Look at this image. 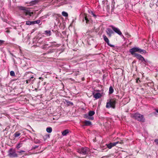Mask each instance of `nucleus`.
Here are the masks:
<instances>
[{"mask_svg":"<svg viewBox=\"0 0 158 158\" xmlns=\"http://www.w3.org/2000/svg\"><path fill=\"white\" fill-rule=\"evenodd\" d=\"M118 143V142H116L110 143L112 145V147L115 146Z\"/></svg>","mask_w":158,"mask_h":158,"instance_id":"30","label":"nucleus"},{"mask_svg":"<svg viewBox=\"0 0 158 158\" xmlns=\"http://www.w3.org/2000/svg\"><path fill=\"white\" fill-rule=\"evenodd\" d=\"M106 147L108 148L109 149H111L113 147L110 143L109 144H106Z\"/></svg>","mask_w":158,"mask_h":158,"instance_id":"25","label":"nucleus"},{"mask_svg":"<svg viewBox=\"0 0 158 158\" xmlns=\"http://www.w3.org/2000/svg\"><path fill=\"white\" fill-rule=\"evenodd\" d=\"M37 43L38 44V45L43 44V45L41 47V48L42 49H44L45 46H47L48 45V44H45V40L41 38L37 40Z\"/></svg>","mask_w":158,"mask_h":158,"instance_id":"8","label":"nucleus"},{"mask_svg":"<svg viewBox=\"0 0 158 158\" xmlns=\"http://www.w3.org/2000/svg\"><path fill=\"white\" fill-rule=\"evenodd\" d=\"M13 60H15V59H13Z\"/></svg>","mask_w":158,"mask_h":158,"instance_id":"48","label":"nucleus"},{"mask_svg":"<svg viewBox=\"0 0 158 158\" xmlns=\"http://www.w3.org/2000/svg\"><path fill=\"white\" fill-rule=\"evenodd\" d=\"M139 78H137V79H136V82H138V81L139 80Z\"/></svg>","mask_w":158,"mask_h":158,"instance_id":"42","label":"nucleus"},{"mask_svg":"<svg viewBox=\"0 0 158 158\" xmlns=\"http://www.w3.org/2000/svg\"><path fill=\"white\" fill-rule=\"evenodd\" d=\"M62 15L64 16L65 17H67L68 16V14L65 11H63L62 12Z\"/></svg>","mask_w":158,"mask_h":158,"instance_id":"21","label":"nucleus"},{"mask_svg":"<svg viewBox=\"0 0 158 158\" xmlns=\"http://www.w3.org/2000/svg\"><path fill=\"white\" fill-rule=\"evenodd\" d=\"M33 78H34L33 77H31L29 78L27 80H29V81L30 82L31 81V83H33V80H32V81H31V79H33Z\"/></svg>","mask_w":158,"mask_h":158,"instance_id":"29","label":"nucleus"},{"mask_svg":"<svg viewBox=\"0 0 158 158\" xmlns=\"http://www.w3.org/2000/svg\"><path fill=\"white\" fill-rule=\"evenodd\" d=\"M95 114V112L94 111H89L88 114H85L84 117L85 118H87L88 119L93 120L94 118L92 116Z\"/></svg>","mask_w":158,"mask_h":158,"instance_id":"5","label":"nucleus"},{"mask_svg":"<svg viewBox=\"0 0 158 158\" xmlns=\"http://www.w3.org/2000/svg\"><path fill=\"white\" fill-rule=\"evenodd\" d=\"M68 132V130H65L62 132V135L63 136L66 135Z\"/></svg>","mask_w":158,"mask_h":158,"instance_id":"19","label":"nucleus"},{"mask_svg":"<svg viewBox=\"0 0 158 158\" xmlns=\"http://www.w3.org/2000/svg\"><path fill=\"white\" fill-rule=\"evenodd\" d=\"M157 72H158V69L157 70Z\"/></svg>","mask_w":158,"mask_h":158,"instance_id":"49","label":"nucleus"},{"mask_svg":"<svg viewBox=\"0 0 158 158\" xmlns=\"http://www.w3.org/2000/svg\"><path fill=\"white\" fill-rule=\"evenodd\" d=\"M6 32L7 33H10V31L8 30H7L6 31Z\"/></svg>","mask_w":158,"mask_h":158,"instance_id":"45","label":"nucleus"},{"mask_svg":"<svg viewBox=\"0 0 158 158\" xmlns=\"http://www.w3.org/2000/svg\"><path fill=\"white\" fill-rule=\"evenodd\" d=\"M102 37L103 38V40L104 41L107 43V44L110 47H114V45L110 44L109 43V41L107 37L105 35H102Z\"/></svg>","mask_w":158,"mask_h":158,"instance_id":"10","label":"nucleus"},{"mask_svg":"<svg viewBox=\"0 0 158 158\" xmlns=\"http://www.w3.org/2000/svg\"><path fill=\"white\" fill-rule=\"evenodd\" d=\"M5 41L2 40H0V46L2 45L4 42Z\"/></svg>","mask_w":158,"mask_h":158,"instance_id":"36","label":"nucleus"},{"mask_svg":"<svg viewBox=\"0 0 158 158\" xmlns=\"http://www.w3.org/2000/svg\"><path fill=\"white\" fill-rule=\"evenodd\" d=\"M21 133L18 132H16L14 134V136L15 137H17L20 136Z\"/></svg>","mask_w":158,"mask_h":158,"instance_id":"20","label":"nucleus"},{"mask_svg":"<svg viewBox=\"0 0 158 158\" xmlns=\"http://www.w3.org/2000/svg\"><path fill=\"white\" fill-rule=\"evenodd\" d=\"M85 20L86 23H88L89 21L88 18H87L86 16H85L84 18L82 19V21H84Z\"/></svg>","mask_w":158,"mask_h":158,"instance_id":"22","label":"nucleus"},{"mask_svg":"<svg viewBox=\"0 0 158 158\" xmlns=\"http://www.w3.org/2000/svg\"><path fill=\"white\" fill-rule=\"evenodd\" d=\"M45 32L46 35H48L49 36L51 35V31L50 30H47L45 31Z\"/></svg>","mask_w":158,"mask_h":158,"instance_id":"24","label":"nucleus"},{"mask_svg":"<svg viewBox=\"0 0 158 158\" xmlns=\"http://www.w3.org/2000/svg\"><path fill=\"white\" fill-rule=\"evenodd\" d=\"M154 141L156 143V144L158 146V139H155L154 140Z\"/></svg>","mask_w":158,"mask_h":158,"instance_id":"34","label":"nucleus"},{"mask_svg":"<svg viewBox=\"0 0 158 158\" xmlns=\"http://www.w3.org/2000/svg\"><path fill=\"white\" fill-rule=\"evenodd\" d=\"M47 17L45 16H43V17H41V18H45V17Z\"/></svg>","mask_w":158,"mask_h":158,"instance_id":"44","label":"nucleus"},{"mask_svg":"<svg viewBox=\"0 0 158 158\" xmlns=\"http://www.w3.org/2000/svg\"><path fill=\"white\" fill-rule=\"evenodd\" d=\"M30 82L29 81V80H28L27 79L26 80V83L28 84V83H29Z\"/></svg>","mask_w":158,"mask_h":158,"instance_id":"41","label":"nucleus"},{"mask_svg":"<svg viewBox=\"0 0 158 158\" xmlns=\"http://www.w3.org/2000/svg\"><path fill=\"white\" fill-rule=\"evenodd\" d=\"M26 24L28 25H34V23L33 21H26Z\"/></svg>","mask_w":158,"mask_h":158,"instance_id":"16","label":"nucleus"},{"mask_svg":"<svg viewBox=\"0 0 158 158\" xmlns=\"http://www.w3.org/2000/svg\"><path fill=\"white\" fill-rule=\"evenodd\" d=\"M7 128H6L4 130V131H7Z\"/></svg>","mask_w":158,"mask_h":158,"instance_id":"47","label":"nucleus"},{"mask_svg":"<svg viewBox=\"0 0 158 158\" xmlns=\"http://www.w3.org/2000/svg\"><path fill=\"white\" fill-rule=\"evenodd\" d=\"M94 94V97L96 99H98L99 98H101L102 96V94L100 93H96L95 94Z\"/></svg>","mask_w":158,"mask_h":158,"instance_id":"13","label":"nucleus"},{"mask_svg":"<svg viewBox=\"0 0 158 158\" xmlns=\"http://www.w3.org/2000/svg\"><path fill=\"white\" fill-rule=\"evenodd\" d=\"M19 9L21 11V12L24 15L26 16L29 15L31 16V13L29 10H27L25 7L20 6L19 8Z\"/></svg>","mask_w":158,"mask_h":158,"instance_id":"6","label":"nucleus"},{"mask_svg":"<svg viewBox=\"0 0 158 158\" xmlns=\"http://www.w3.org/2000/svg\"><path fill=\"white\" fill-rule=\"evenodd\" d=\"M75 75L76 76H77L78 75H79V71H76L75 72Z\"/></svg>","mask_w":158,"mask_h":158,"instance_id":"37","label":"nucleus"},{"mask_svg":"<svg viewBox=\"0 0 158 158\" xmlns=\"http://www.w3.org/2000/svg\"><path fill=\"white\" fill-rule=\"evenodd\" d=\"M47 131L49 133H50L52 132V128L50 127H49L46 128Z\"/></svg>","mask_w":158,"mask_h":158,"instance_id":"18","label":"nucleus"},{"mask_svg":"<svg viewBox=\"0 0 158 158\" xmlns=\"http://www.w3.org/2000/svg\"><path fill=\"white\" fill-rule=\"evenodd\" d=\"M34 23V24H39L40 22V20H38L36 21H33Z\"/></svg>","mask_w":158,"mask_h":158,"instance_id":"28","label":"nucleus"},{"mask_svg":"<svg viewBox=\"0 0 158 158\" xmlns=\"http://www.w3.org/2000/svg\"><path fill=\"white\" fill-rule=\"evenodd\" d=\"M21 147V144L20 143L18 144L16 147L18 149H19Z\"/></svg>","mask_w":158,"mask_h":158,"instance_id":"35","label":"nucleus"},{"mask_svg":"<svg viewBox=\"0 0 158 158\" xmlns=\"http://www.w3.org/2000/svg\"><path fill=\"white\" fill-rule=\"evenodd\" d=\"M106 32L108 37H111L112 34L114 33V31L110 28H107L106 29Z\"/></svg>","mask_w":158,"mask_h":158,"instance_id":"11","label":"nucleus"},{"mask_svg":"<svg viewBox=\"0 0 158 158\" xmlns=\"http://www.w3.org/2000/svg\"><path fill=\"white\" fill-rule=\"evenodd\" d=\"M77 151L80 154L85 155L88 154L89 150L88 148L86 147H81L78 149Z\"/></svg>","mask_w":158,"mask_h":158,"instance_id":"4","label":"nucleus"},{"mask_svg":"<svg viewBox=\"0 0 158 158\" xmlns=\"http://www.w3.org/2000/svg\"><path fill=\"white\" fill-rule=\"evenodd\" d=\"M110 27L112 28L114 32L118 34L119 35L121 36H123V37H124L122 32L118 28L116 27L113 25H110Z\"/></svg>","mask_w":158,"mask_h":158,"instance_id":"9","label":"nucleus"},{"mask_svg":"<svg viewBox=\"0 0 158 158\" xmlns=\"http://www.w3.org/2000/svg\"><path fill=\"white\" fill-rule=\"evenodd\" d=\"M9 52L10 53V55H11L12 56H14L15 57H16V56L15 55H14L10 51H9Z\"/></svg>","mask_w":158,"mask_h":158,"instance_id":"38","label":"nucleus"},{"mask_svg":"<svg viewBox=\"0 0 158 158\" xmlns=\"http://www.w3.org/2000/svg\"><path fill=\"white\" fill-rule=\"evenodd\" d=\"M17 152L19 153H21L22 152H25V151H23V150H21L19 151H18Z\"/></svg>","mask_w":158,"mask_h":158,"instance_id":"40","label":"nucleus"},{"mask_svg":"<svg viewBox=\"0 0 158 158\" xmlns=\"http://www.w3.org/2000/svg\"><path fill=\"white\" fill-rule=\"evenodd\" d=\"M8 156L10 157H17L18 154L16 153L15 151L13 148H10L8 152Z\"/></svg>","mask_w":158,"mask_h":158,"instance_id":"7","label":"nucleus"},{"mask_svg":"<svg viewBox=\"0 0 158 158\" xmlns=\"http://www.w3.org/2000/svg\"><path fill=\"white\" fill-rule=\"evenodd\" d=\"M39 147V146L36 145L34 146H33L32 148V150H34L36 148H38Z\"/></svg>","mask_w":158,"mask_h":158,"instance_id":"32","label":"nucleus"},{"mask_svg":"<svg viewBox=\"0 0 158 158\" xmlns=\"http://www.w3.org/2000/svg\"><path fill=\"white\" fill-rule=\"evenodd\" d=\"M106 150H105V151H107V149H106V148L104 149H103V150H106Z\"/></svg>","mask_w":158,"mask_h":158,"instance_id":"46","label":"nucleus"},{"mask_svg":"<svg viewBox=\"0 0 158 158\" xmlns=\"http://www.w3.org/2000/svg\"><path fill=\"white\" fill-rule=\"evenodd\" d=\"M129 52L131 55H134V56H135V54H137L135 53V52H139L142 54L146 53V51L145 50L141 49L138 47H134L131 48L129 49Z\"/></svg>","mask_w":158,"mask_h":158,"instance_id":"1","label":"nucleus"},{"mask_svg":"<svg viewBox=\"0 0 158 158\" xmlns=\"http://www.w3.org/2000/svg\"><path fill=\"white\" fill-rule=\"evenodd\" d=\"M134 56L136 57L138 59L141 60L142 61L143 60H144V58L141 55L139 54H135V56Z\"/></svg>","mask_w":158,"mask_h":158,"instance_id":"12","label":"nucleus"},{"mask_svg":"<svg viewBox=\"0 0 158 158\" xmlns=\"http://www.w3.org/2000/svg\"><path fill=\"white\" fill-rule=\"evenodd\" d=\"M132 117L139 121L144 122L145 119L143 116L138 113H135L132 114Z\"/></svg>","mask_w":158,"mask_h":158,"instance_id":"3","label":"nucleus"},{"mask_svg":"<svg viewBox=\"0 0 158 158\" xmlns=\"http://www.w3.org/2000/svg\"><path fill=\"white\" fill-rule=\"evenodd\" d=\"M10 75L11 76L13 77V76H15V72L13 71H11L10 72Z\"/></svg>","mask_w":158,"mask_h":158,"instance_id":"27","label":"nucleus"},{"mask_svg":"<svg viewBox=\"0 0 158 158\" xmlns=\"http://www.w3.org/2000/svg\"><path fill=\"white\" fill-rule=\"evenodd\" d=\"M34 143L36 144H39L41 143V142L39 139H36L34 140Z\"/></svg>","mask_w":158,"mask_h":158,"instance_id":"26","label":"nucleus"},{"mask_svg":"<svg viewBox=\"0 0 158 158\" xmlns=\"http://www.w3.org/2000/svg\"><path fill=\"white\" fill-rule=\"evenodd\" d=\"M85 125L86 126H90L92 125L91 122L88 120H85L84 122Z\"/></svg>","mask_w":158,"mask_h":158,"instance_id":"15","label":"nucleus"},{"mask_svg":"<svg viewBox=\"0 0 158 158\" xmlns=\"http://www.w3.org/2000/svg\"><path fill=\"white\" fill-rule=\"evenodd\" d=\"M66 102L68 106L70 105L73 106V103L72 102L69 101H66Z\"/></svg>","mask_w":158,"mask_h":158,"instance_id":"23","label":"nucleus"},{"mask_svg":"<svg viewBox=\"0 0 158 158\" xmlns=\"http://www.w3.org/2000/svg\"><path fill=\"white\" fill-rule=\"evenodd\" d=\"M117 100L114 98L110 99L108 100L106 102V107L107 108H110L112 107L113 109L115 108V104L117 102Z\"/></svg>","mask_w":158,"mask_h":158,"instance_id":"2","label":"nucleus"},{"mask_svg":"<svg viewBox=\"0 0 158 158\" xmlns=\"http://www.w3.org/2000/svg\"><path fill=\"white\" fill-rule=\"evenodd\" d=\"M148 61L147 60H145L144 58V60H143L142 62H143V63L145 64H146V63H147L148 62Z\"/></svg>","mask_w":158,"mask_h":158,"instance_id":"31","label":"nucleus"},{"mask_svg":"<svg viewBox=\"0 0 158 158\" xmlns=\"http://www.w3.org/2000/svg\"><path fill=\"white\" fill-rule=\"evenodd\" d=\"M50 43L51 44V45L50 46L52 47H58L59 46L58 44H56L55 42L53 41L51 42Z\"/></svg>","mask_w":158,"mask_h":158,"instance_id":"14","label":"nucleus"},{"mask_svg":"<svg viewBox=\"0 0 158 158\" xmlns=\"http://www.w3.org/2000/svg\"><path fill=\"white\" fill-rule=\"evenodd\" d=\"M158 113V109H156L155 110Z\"/></svg>","mask_w":158,"mask_h":158,"instance_id":"43","label":"nucleus"},{"mask_svg":"<svg viewBox=\"0 0 158 158\" xmlns=\"http://www.w3.org/2000/svg\"><path fill=\"white\" fill-rule=\"evenodd\" d=\"M91 13L92 15L94 17V18H96L97 17V15H95L93 11H91Z\"/></svg>","mask_w":158,"mask_h":158,"instance_id":"33","label":"nucleus"},{"mask_svg":"<svg viewBox=\"0 0 158 158\" xmlns=\"http://www.w3.org/2000/svg\"><path fill=\"white\" fill-rule=\"evenodd\" d=\"M37 0H36L31 2L32 4H35V3H37Z\"/></svg>","mask_w":158,"mask_h":158,"instance_id":"39","label":"nucleus"},{"mask_svg":"<svg viewBox=\"0 0 158 158\" xmlns=\"http://www.w3.org/2000/svg\"><path fill=\"white\" fill-rule=\"evenodd\" d=\"M114 92V89L111 86H110L109 89V94H112V93H113Z\"/></svg>","mask_w":158,"mask_h":158,"instance_id":"17","label":"nucleus"}]
</instances>
